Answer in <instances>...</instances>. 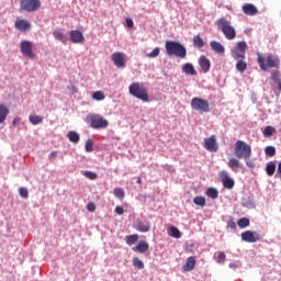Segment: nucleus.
<instances>
[{"mask_svg": "<svg viewBox=\"0 0 281 281\" xmlns=\"http://www.w3.org/2000/svg\"><path fill=\"white\" fill-rule=\"evenodd\" d=\"M21 123V119L20 117H15L13 121H12V124L13 126H16L18 124Z\"/></svg>", "mask_w": 281, "mask_h": 281, "instance_id": "6e6d98bb", "label": "nucleus"}, {"mask_svg": "<svg viewBox=\"0 0 281 281\" xmlns=\"http://www.w3.org/2000/svg\"><path fill=\"white\" fill-rule=\"evenodd\" d=\"M83 175L87 177V179H91L92 181L98 179V173L92 171H85Z\"/></svg>", "mask_w": 281, "mask_h": 281, "instance_id": "49530a36", "label": "nucleus"}, {"mask_svg": "<svg viewBox=\"0 0 281 281\" xmlns=\"http://www.w3.org/2000/svg\"><path fill=\"white\" fill-rule=\"evenodd\" d=\"M241 240L245 243H258V240H260V234L257 232L246 231L241 233Z\"/></svg>", "mask_w": 281, "mask_h": 281, "instance_id": "4468645a", "label": "nucleus"}, {"mask_svg": "<svg viewBox=\"0 0 281 281\" xmlns=\"http://www.w3.org/2000/svg\"><path fill=\"white\" fill-rule=\"evenodd\" d=\"M241 10L244 14H247V16H256V14H258V8L251 3L244 4Z\"/></svg>", "mask_w": 281, "mask_h": 281, "instance_id": "dca6fc26", "label": "nucleus"}, {"mask_svg": "<svg viewBox=\"0 0 281 281\" xmlns=\"http://www.w3.org/2000/svg\"><path fill=\"white\" fill-rule=\"evenodd\" d=\"M193 203L195 205H200V207H205V205H206L205 198H203V196H195L193 199Z\"/></svg>", "mask_w": 281, "mask_h": 281, "instance_id": "4c0bfd02", "label": "nucleus"}, {"mask_svg": "<svg viewBox=\"0 0 281 281\" xmlns=\"http://www.w3.org/2000/svg\"><path fill=\"white\" fill-rule=\"evenodd\" d=\"M235 156L237 159H249L251 157V146L245 140H237L235 144Z\"/></svg>", "mask_w": 281, "mask_h": 281, "instance_id": "39448f33", "label": "nucleus"}, {"mask_svg": "<svg viewBox=\"0 0 281 281\" xmlns=\"http://www.w3.org/2000/svg\"><path fill=\"white\" fill-rule=\"evenodd\" d=\"M228 227H231V229H236L237 225H236V222L234 221H228Z\"/></svg>", "mask_w": 281, "mask_h": 281, "instance_id": "864d4df0", "label": "nucleus"}, {"mask_svg": "<svg viewBox=\"0 0 281 281\" xmlns=\"http://www.w3.org/2000/svg\"><path fill=\"white\" fill-rule=\"evenodd\" d=\"M237 225L240 229H245V227H249L250 221L248 217H241L237 221Z\"/></svg>", "mask_w": 281, "mask_h": 281, "instance_id": "473e14b6", "label": "nucleus"}, {"mask_svg": "<svg viewBox=\"0 0 281 281\" xmlns=\"http://www.w3.org/2000/svg\"><path fill=\"white\" fill-rule=\"evenodd\" d=\"M231 269H238V263H229Z\"/></svg>", "mask_w": 281, "mask_h": 281, "instance_id": "4d7b16f0", "label": "nucleus"}, {"mask_svg": "<svg viewBox=\"0 0 281 281\" xmlns=\"http://www.w3.org/2000/svg\"><path fill=\"white\" fill-rule=\"evenodd\" d=\"M236 69L237 71H240V74L247 71V61L245 59H236Z\"/></svg>", "mask_w": 281, "mask_h": 281, "instance_id": "cd10ccee", "label": "nucleus"}, {"mask_svg": "<svg viewBox=\"0 0 281 281\" xmlns=\"http://www.w3.org/2000/svg\"><path fill=\"white\" fill-rule=\"evenodd\" d=\"M130 93L137 98V100H140L142 102H150V95H148V89H146V86L142 82H133L128 87Z\"/></svg>", "mask_w": 281, "mask_h": 281, "instance_id": "f03ea898", "label": "nucleus"}, {"mask_svg": "<svg viewBox=\"0 0 281 281\" xmlns=\"http://www.w3.org/2000/svg\"><path fill=\"white\" fill-rule=\"evenodd\" d=\"M29 120L33 126H36V124H43V116H38L36 114H30Z\"/></svg>", "mask_w": 281, "mask_h": 281, "instance_id": "c756f323", "label": "nucleus"}, {"mask_svg": "<svg viewBox=\"0 0 281 281\" xmlns=\"http://www.w3.org/2000/svg\"><path fill=\"white\" fill-rule=\"evenodd\" d=\"M191 109L198 111V113H210V102L205 99L194 97L191 100Z\"/></svg>", "mask_w": 281, "mask_h": 281, "instance_id": "423d86ee", "label": "nucleus"}, {"mask_svg": "<svg viewBox=\"0 0 281 281\" xmlns=\"http://www.w3.org/2000/svg\"><path fill=\"white\" fill-rule=\"evenodd\" d=\"M218 177L224 188H226L227 190L234 189V186H235L234 179L229 178V175L227 173V171L225 170L220 171Z\"/></svg>", "mask_w": 281, "mask_h": 281, "instance_id": "ddd939ff", "label": "nucleus"}, {"mask_svg": "<svg viewBox=\"0 0 281 281\" xmlns=\"http://www.w3.org/2000/svg\"><path fill=\"white\" fill-rule=\"evenodd\" d=\"M87 210H88V212H95V203L89 202L87 204Z\"/></svg>", "mask_w": 281, "mask_h": 281, "instance_id": "09e8293b", "label": "nucleus"}, {"mask_svg": "<svg viewBox=\"0 0 281 281\" xmlns=\"http://www.w3.org/2000/svg\"><path fill=\"white\" fill-rule=\"evenodd\" d=\"M124 58H126V55L120 52L113 53L111 56L112 63L115 65V67H119V69L126 67V61Z\"/></svg>", "mask_w": 281, "mask_h": 281, "instance_id": "f8f14e48", "label": "nucleus"}, {"mask_svg": "<svg viewBox=\"0 0 281 281\" xmlns=\"http://www.w3.org/2000/svg\"><path fill=\"white\" fill-rule=\"evenodd\" d=\"M273 133H276V127L268 125L265 131H263V135L265 137H271V135H273Z\"/></svg>", "mask_w": 281, "mask_h": 281, "instance_id": "ea45409f", "label": "nucleus"}, {"mask_svg": "<svg viewBox=\"0 0 281 281\" xmlns=\"http://www.w3.org/2000/svg\"><path fill=\"white\" fill-rule=\"evenodd\" d=\"M168 56H176L177 58H186L188 56V49L183 44L176 41H167L165 44Z\"/></svg>", "mask_w": 281, "mask_h": 281, "instance_id": "f257e3e1", "label": "nucleus"}, {"mask_svg": "<svg viewBox=\"0 0 281 281\" xmlns=\"http://www.w3.org/2000/svg\"><path fill=\"white\" fill-rule=\"evenodd\" d=\"M136 229L137 232H142L143 234H146L147 232H150V222L148 221H139L136 223Z\"/></svg>", "mask_w": 281, "mask_h": 281, "instance_id": "aec40b11", "label": "nucleus"}, {"mask_svg": "<svg viewBox=\"0 0 281 281\" xmlns=\"http://www.w3.org/2000/svg\"><path fill=\"white\" fill-rule=\"evenodd\" d=\"M113 194H114V196H116V199H120V201H122V199H124V196H126V193L124 192V189H122V188H115L113 190Z\"/></svg>", "mask_w": 281, "mask_h": 281, "instance_id": "f704fd0d", "label": "nucleus"}, {"mask_svg": "<svg viewBox=\"0 0 281 281\" xmlns=\"http://www.w3.org/2000/svg\"><path fill=\"white\" fill-rule=\"evenodd\" d=\"M246 166L248 168H256V162L254 160L246 159Z\"/></svg>", "mask_w": 281, "mask_h": 281, "instance_id": "8fccbe9b", "label": "nucleus"}, {"mask_svg": "<svg viewBox=\"0 0 281 281\" xmlns=\"http://www.w3.org/2000/svg\"><path fill=\"white\" fill-rule=\"evenodd\" d=\"M214 256L217 262H225V258H227V255L223 251H217Z\"/></svg>", "mask_w": 281, "mask_h": 281, "instance_id": "79ce46f5", "label": "nucleus"}, {"mask_svg": "<svg viewBox=\"0 0 281 281\" xmlns=\"http://www.w3.org/2000/svg\"><path fill=\"white\" fill-rule=\"evenodd\" d=\"M133 265L136 269H144V261L137 257L133 259Z\"/></svg>", "mask_w": 281, "mask_h": 281, "instance_id": "c03bdc74", "label": "nucleus"}, {"mask_svg": "<svg viewBox=\"0 0 281 281\" xmlns=\"http://www.w3.org/2000/svg\"><path fill=\"white\" fill-rule=\"evenodd\" d=\"M137 183H138L139 186H142V177H138V178H137Z\"/></svg>", "mask_w": 281, "mask_h": 281, "instance_id": "13d9d810", "label": "nucleus"}, {"mask_svg": "<svg viewBox=\"0 0 281 281\" xmlns=\"http://www.w3.org/2000/svg\"><path fill=\"white\" fill-rule=\"evenodd\" d=\"M271 80H273V82L278 83V89L279 91H281V78H280V71L276 70L271 74Z\"/></svg>", "mask_w": 281, "mask_h": 281, "instance_id": "7c9ffc66", "label": "nucleus"}, {"mask_svg": "<svg viewBox=\"0 0 281 281\" xmlns=\"http://www.w3.org/2000/svg\"><path fill=\"white\" fill-rule=\"evenodd\" d=\"M90 126L95 130L106 128L109 126V121L102 115L92 114L90 115Z\"/></svg>", "mask_w": 281, "mask_h": 281, "instance_id": "1a4fd4ad", "label": "nucleus"}, {"mask_svg": "<svg viewBox=\"0 0 281 281\" xmlns=\"http://www.w3.org/2000/svg\"><path fill=\"white\" fill-rule=\"evenodd\" d=\"M206 196L209 199H218V191L215 188H209L206 190Z\"/></svg>", "mask_w": 281, "mask_h": 281, "instance_id": "e433bc0d", "label": "nucleus"}, {"mask_svg": "<svg viewBox=\"0 0 281 281\" xmlns=\"http://www.w3.org/2000/svg\"><path fill=\"white\" fill-rule=\"evenodd\" d=\"M139 240V235L134 234V235H128L125 237V243L126 245H135Z\"/></svg>", "mask_w": 281, "mask_h": 281, "instance_id": "2f4dec72", "label": "nucleus"}, {"mask_svg": "<svg viewBox=\"0 0 281 281\" xmlns=\"http://www.w3.org/2000/svg\"><path fill=\"white\" fill-rule=\"evenodd\" d=\"M10 114V110L4 104L0 103V124H3L5 120H8V115Z\"/></svg>", "mask_w": 281, "mask_h": 281, "instance_id": "b1692460", "label": "nucleus"}, {"mask_svg": "<svg viewBox=\"0 0 281 281\" xmlns=\"http://www.w3.org/2000/svg\"><path fill=\"white\" fill-rule=\"evenodd\" d=\"M247 52V42L241 41L236 44L231 50L232 58L234 60L245 59V53Z\"/></svg>", "mask_w": 281, "mask_h": 281, "instance_id": "0eeeda50", "label": "nucleus"}, {"mask_svg": "<svg viewBox=\"0 0 281 281\" xmlns=\"http://www.w3.org/2000/svg\"><path fill=\"white\" fill-rule=\"evenodd\" d=\"M210 45L215 54H225V46L221 42L211 41Z\"/></svg>", "mask_w": 281, "mask_h": 281, "instance_id": "4be33fe9", "label": "nucleus"}, {"mask_svg": "<svg viewBox=\"0 0 281 281\" xmlns=\"http://www.w3.org/2000/svg\"><path fill=\"white\" fill-rule=\"evenodd\" d=\"M258 65L262 71L267 69H278L280 67V58L274 55L269 54L267 57L258 54Z\"/></svg>", "mask_w": 281, "mask_h": 281, "instance_id": "7ed1b4c3", "label": "nucleus"}, {"mask_svg": "<svg viewBox=\"0 0 281 281\" xmlns=\"http://www.w3.org/2000/svg\"><path fill=\"white\" fill-rule=\"evenodd\" d=\"M67 137L72 144H78L80 142V135L77 132H68Z\"/></svg>", "mask_w": 281, "mask_h": 281, "instance_id": "a878e982", "label": "nucleus"}, {"mask_svg": "<svg viewBox=\"0 0 281 281\" xmlns=\"http://www.w3.org/2000/svg\"><path fill=\"white\" fill-rule=\"evenodd\" d=\"M265 153L268 157H274L276 156V147L268 146V147H266Z\"/></svg>", "mask_w": 281, "mask_h": 281, "instance_id": "a18cd8bd", "label": "nucleus"}, {"mask_svg": "<svg viewBox=\"0 0 281 281\" xmlns=\"http://www.w3.org/2000/svg\"><path fill=\"white\" fill-rule=\"evenodd\" d=\"M19 194L22 199H27L30 196V191H27V188L21 187L19 189Z\"/></svg>", "mask_w": 281, "mask_h": 281, "instance_id": "37998d69", "label": "nucleus"}, {"mask_svg": "<svg viewBox=\"0 0 281 281\" xmlns=\"http://www.w3.org/2000/svg\"><path fill=\"white\" fill-rule=\"evenodd\" d=\"M266 172L268 177H273L276 173V165L273 162H268L266 167Z\"/></svg>", "mask_w": 281, "mask_h": 281, "instance_id": "72a5a7b5", "label": "nucleus"}, {"mask_svg": "<svg viewBox=\"0 0 281 281\" xmlns=\"http://www.w3.org/2000/svg\"><path fill=\"white\" fill-rule=\"evenodd\" d=\"M53 36L56 38V41H60V43L64 45L67 44V36H65V33H63V30H55L53 32Z\"/></svg>", "mask_w": 281, "mask_h": 281, "instance_id": "393cba45", "label": "nucleus"}, {"mask_svg": "<svg viewBox=\"0 0 281 281\" xmlns=\"http://www.w3.org/2000/svg\"><path fill=\"white\" fill-rule=\"evenodd\" d=\"M150 249V245L147 241L140 240L138 244L133 248V251H138V254H146Z\"/></svg>", "mask_w": 281, "mask_h": 281, "instance_id": "412c9836", "label": "nucleus"}, {"mask_svg": "<svg viewBox=\"0 0 281 281\" xmlns=\"http://www.w3.org/2000/svg\"><path fill=\"white\" fill-rule=\"evenodd\" d=\"M92 98H93V100H97V102H100V101L104 100V98H106V97L104 95V92L99 90V91L93 92Z\"/></svg>", "mask_w": 281, "mask_h": 281, "instance_id": "58836bf2", "label": "nucleus"}, {"mask_svg": "<svg viewBox=\"0 0 281 281\" xmlns=\"http://www.w3.org/2000/svg\"><path fill=\"white\" fill-rule=\"evenodd\" d=\"M199 66L201 67L203 74H207V71H210V68L212 67V63L207 59V57L201 56L199 58Z\"/></svg>", "mask_w": 281, "mask_h": 281, "instance_id": "a211bd4d", "label": "nucleus"}, {"mask_svg": "<svg viewBox=\"0 0 281 281\" xmlns=\"http://www.w3.org/2000/svg\"><path fill=\"white\" fill-rule=\"evenodd\" d=\"M228 168L234 170L235 168H240V161L236 158H231L228 160Z\"/></svg>", "mask_w": 281, "mask_h": 281, "instance_id": "c9c22d12", "label": "nucleus"}, {"mask_svg": "<svg viewBox=\"0 0 281 281\" xmlns=\"http://www.w3.org/2000/svg\"><path fill=\"white\" fill-rule=\"evenodd\" d=\"M20 52L22 56H25L26 58L34 59L36 57L34 54V44L30 41H22L20 43Z\"/></svg>", "mask_w": 281, "mask_h": 281, "instance_id": "9d476101", "label": "nucleus"}, {"mask_svg": "<svg viewBox=\"0 0 281 281\" xmlns=\"http://www.w3.org/2000/svg\"><path fill=\"white\" fill-rule=\"evenodd\" d=\"M278 172H280V175H281V162H279V165H278Z\"/></svg>", "mask_w": 281, "mask_h": 281, "instance_id": "bf43d9fd", "label": "nucleus"}, {"mask_svg": "<svg viewBox=\"0 0 281 281\" xmlns=\"http://www.w3.org/2000/svg\"><path fill=\"white\" fill-rule=\"evenodd\" d=\"M20 10H23V12H36L41 10V0H21Z\"/></svg>", "mask_w": 281, "mask_h": 281, "instance_id": "6e6552de", "label": "nucleus"}, {"mask_svg": "<svg viewBox=\"0 0 281 281\" xmlns=\"http://www.w3.org/2000/svg\"><path fill=\"white\" fill-rule=\"evenodd\" d=\"M217 27H220L221 32L224 34L225 38L227 41H234L236 38V29L232 25V22H229L225 18H220L216 21Z\"/></svg>", "mask_w": 281, "mask_h": 281, "instance_id": "20e7f679", "label": "nucleus"}, {"mask_svg": "<svg viewBox=\"0 0 281 281\" xmlns=\"http://www.w3.org/2000/svg\"><path fill=\"white\" fill-rule=\"evenodd\" d=\"M85 150L86 153H93V140L91 138L86 140Z\"/></svg>", "mask_w": 281, "mask_h": 281, "instance_id": "a19ab883", "label": "nucleus"}, {"mask_svg": "<svg viewBox=\"0 0 281 281\" xmlns=\"http://www.w3.org/2000/svg\"><path fill=\"white\" fill-rule=\"evenodd\" d=\"M196 267V258L195 257H189L182 267V271H193V269Z\"/></svg>", "mask_w": 281, "mask_h": 281, "instance_id": "6ab92c4d", "label": "nucleus"}, {"mask_svg": "<svg viewBox=\"0 0 281 281\" xmlns=\"http://www.w3.org/2000/svg\"><path fill=\"white\" fill-rule=\"evenodd\" d=\"M56 157H58V151H52V153L48 155V159H56Z\"/></svg>", "mask_w": 281, "mask_h": 281, "instance_id": "603ef678", "label": "nucleus"}, {"mask_svg": "<svg viewBox=\"0 0 281 281\" xmlns=\"http://www.w3.org/2000/svg\"><path fill=\"white\" fill-rule=\"evenodd\" d=\"M14 27L19 30V32H30L32 30V23L27 20H16Z\"/></svg>", "mask_w": 281, "mask_h": 281, "instance_id": "2eb2a0df", "label": "nucleus"}, {"mask_svg": "<svg viewBox=\"0 0 281 281\" xmlns=\"http://www.w3.org/2000/svg\"><path fill=\"white\" fill-rule=\"evenodd\" d=\"M168 234L171 236V238H181V231H179L177 226L169 227Z\"/></svg>", "mask_w": 281, "mask_h": 281, "instance_id": "c85d7f7f", "label": "nucleus"}, {"mask_svg": "<svg viewBox=\"0 0 281 281\" xmlns=\"http://www.w3.org/2000/svg\"><path fill=\"white\" fill-rule=\"evenodd\" d=\"M182 71L187 74V76H196V69H194V65L190 63L182 66Z\"/></svg>", "mask_w": 281, "mask_h": 281, "instance_id": "5701e85b", "label": "nucleus"}, {"mask_svg": "<svg viewBox=\"0 0 281 281\" xmlns=\"http://www.w3.org/2000/svg\"><path fill=\"white\" fill-rule=\"evenodd\" d=\"M204 148L205 150H209V153L218 151V143H216V135H212L204 139Z\"/></svg>", "mask_w": 281, "mask_h": 281, "instance_id": "9b49d317", "label": "nucleus"}, {"mask_svg": "<svg viewBox=\"0 0 281 281\" xmlns=\"http://www.w3.org/2000/svg\"><path fill=\"white\" fill-rule=\"evenodd\" d=\"M126 25L127 27H133L135 23L133 22V19H126Z\"/></svg>", "mask_w": 281, "mask_h": 281, "instance_id": "5fc2aeb1", "label": "nucleus"}, {"mask_svg": "<svg viewBox=\"0 0 281 281\" xmlns=\"http://www.w3.org/2000/svg\"><path fill=\"white\" fill-rule=\"evenodd\" d=\"M193 45L194 47H198V49H201V47H205V42L201 37V35H194L193 36Z\"/></svg>", "mask_w": 281, "mask_h": 281, "instance_id": "bb28decb", "label": "nucleus"}, {"mask_svg": "<svg viewBox=\"0 0 281 281\" xmlns=\"http://www.w3.org/2000/svg\"><path fill=\"white\" fill-rule=\"evenodd\" d=\"M159 52H160L159 47H156L153 49L151 53L147 54V57L148 58H157V56H159Z\"/></svg>", "mask_w": 281, "mask_h": 281, "instance_id": "de8ad7c7", "label": "nucleus"}, {"mask_svg": "<svg viewBox=\"0 0 281 281\" xmlns=\"http://www.w3.org/2000/svg\"><path fill=\"white\" fill-rule=\"evenodd\" d=\"M70 41L71 43L78 44L85 42V35H82V32L78 30L70 31Z\"/></svg>", "mask_w": 281, "mask_h": 281, "instance_id": "f3484780", "label": "nucleus"}, {"mask_svg": "<svg viewBox=\"0 0 281 281\" xmlns=\"http://www.w3.org/2000/svg\"><path fill=\"white\" fill-rule=\"evenodd\" d=\"M115 213L119 214V216H122V214H124V207L117 205V206L115 207Z\"/></svg>", "mask_w": 281, "mask_h": 281, "instance_id": "3c124183", "label": "nucleus"}]
</instances>
